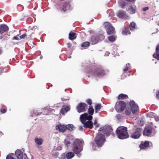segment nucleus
Returning <instances> with one entry per match:
<instances>
[{
	"instance_id": "f257e3e1",
	"label": "nucleus",
	"mask_w": 159,
	"mask_h": 159,
	"mask_svg": "<svg viewBox=\"0 0 159 159\" xmlns=\"http://www.w3.org/2000/svg\"><path fill=\"white\" fill-rule=\"evenodd\" d=\"M112 130L111 127L108 125H105L100 128V131H99L95 139V142L98 146H102L105 140L104 135L101 132L104 133L106 136H108L111 133Z\"/></svg>"
},
{
	"instance_id": "f03ea898",
	"label": "nucleus",
	"mask_w": 159,
	"mask_h": 159,
	"mask_svg": "<svg viewBox=\"0 0 159 159\" xmlns=\"http://www.w3.org/2000/svg\"><path fill=\"white\" fill-rule=\"evenodd\" d=\"M93 118L91 115H88L87 113H84L81 115L80 119L82 123L84 124V127L86 128H92L93 124L91 121Z\"/></svg>"
},
{
	"instance_id": "7ed1b4c3",
	"label": "nucleus",
	"mask_w": 159,
	"mask_h": 159,
	"mask_svg": "<svg viewBox=\"0 0 159 159\" xmlns=\"http://www.w3.org/2000/svg\"><path fill=\"white\" fill-rule=\"evenodd\" d=\"M116 133L118 137L120 139H124L129 137L127 129L125 127L122 126L118 127L116 131Z\"/></svg>"
},
{
	"instance_id": "20e7f679",
	"label": "nucleus",
	"mask_w": 159,
	"mask_h": 159,
	"mask_svg": "<svg viewBox=\"0 0 159 159\" xmlns=\"http://www.w3.org/2000/svg\"><path fill=\"white\" fill-rule=\"evenodd\" d=\"M129 105L130 107L131 110L127 108L125 110V113L129 115L132 111L134 114H136L138 112L139 109L137 105L133 100L131 101L129 103Z\"/></svg>"
},
{
	"instance_id": "39448f33",
	"label": "nucleus",
	"mask_w": 159,
	"mask_h": 159,
	"mask_svg": "<svg viewBox=\"0 0 159 159\" xmlns=\"http://www.w3.org/2000/svg\"><path fill=\"white\" fill-rule=\"evenodd\" d=\"M82 141L78 139H76L74 142L73 151L75 154H77L82 151Z\"/></svg>"
},
{
	"instance_id": "423d86ee",
	"label": "nucleus",
	"mask_w": 159,
	"mask_h": 159,
	"mask_svg": "<svg viewBox=\"0 0 159 159\" xmlns=\"http://www.w3.org/2000/svg\"><path fill=\"white\" fill-rule=\"evenodd\" d=\"M125 107V103L123 101H119L116 102L115 108L116 110L119 111H123Z\"/></svg>"
},
{
	"instance_id": "0eeeda50",
	"label": "nucleus",
	"mask_w": 159,
	"mask_h": 159,
	"mask_svg": "<svg viewBox=\"0 0 159 159\" xmlns=\"http://www.w3.org/2000/svg\"><path fill=\"white\" fill-rule=\"evenodd\" d=\"M104 25L107 29V33L108 34H111L115 33L113 27L109 22H105Z\"/></svg>"
},
{
	"instance_id": "6e6552de",
	"label": "nucleus",
	"mask_w": 159,
	"mask_h": 159,
	"mask_svg": "<svg viewBox=\"0 0 159 159\" xmlns=\"http://www.w3.org/2000/svg\"><path fill=\"white\" fill-rule=\"evenodd\" d=\"M142 129L140 128H137L134 132L131 133V137L133 139L139 138L141 135Z\"/></svg>"
},
{
	"instance_id": "1a4fd4ad",
	"label": "nucleus",
	"mask_w": 159,
	"mask_h": 159,
	"mask_svg": "<svg viewBox=\"0 0 159 159\" xmlns=\"http://www.w3.org/2000/svg\"><path fill=\"white\" fill-rule=\"evenodd\" d=\"M86 106L87 105L84 103H79L77 107V110L79 113L84 112L85 111V108Z\"/></svg>"
},
{
	"instance_id": "9d476101",
	"label": "nucleus",
	"mask_w": 159,
	"mask_h": 159,
	"mask_svg": "<svg viewBox=\"0 0 159 159\" xmlns=\"http://www.w3.org/2000/svg\"><path fill=\"white\" fill-rule=\"evenodd\" d=\"M152 128L151 126L149 127H147L144 130L143 134L147 136H149L152 133Z\"/></svg>"
},
{
	"instance_id": "9b49d317",
	"label": "nucleus",
	"mask_w": 159,
	"mask_h": 159,
	"mask_svg": "<svg viewBox=\"0 0 159 159\" xmlns=\"http://www.w3.org/2000/svg\"><path fill=\"white\" fill-rule=\"evenodd\" d=\"M118 16L120 18L124 19H127L128 16L126 15L125 12L122 11H120L117 14Z\"/></svg>"
},
{
	"instance_id": "f8f14e48",
	"label": "nucleus",
	"mask_w": 159,
	"mask_h": 159,
	"mask_svg": "<svg viewBox=\"0 0 159 159\" xmlns=\"http://www.w3.org/2000/svg\"><path fill=\"white\" fill-rule=\"evenodd\" d=\"M9 29L8 27L4 24L0 25V33L2 34L7 31Z\"/></svg>"
},
{
	"instance_id": "ddd939ff",
	"label": "nucleus",
	"mask_w": 159,
	"mask_h": 159,
	"mask_svg": "<svg viewBox=\"0 0 159 159\" xmlns=\"http://www.w3.org/2000/svg\"><path fill=\"white\" fill-rule=\"evenodd\" d=\"M56 129L60 131L63 132L66 129V127L65 125L59 124L56 126Z\"/></svg>"
},
{
	"instance_id": "4468645a",
	"label": "nucleus",
	"mask_w": 159,
	"mask_h": 159,
	"mask_svg": "<svg viewBox=\"0 0 159 159\" xmlns=\"http://www.w3.org/2000/svg\"><path fill=\"white\" fill-rule=\"evenodd\" d=\"M128 11L131 14L135 13L136 11V6L134 5H131L128 8Z\"/></svg>"
},
{
	"instance_id": "2eb2a0df",
	"label": "nucleus",
	"mask_w": 159,
	"mask_h": 159,
	"mask_svg": "<svg viewBox=\"0 0 159 159\" xmlns=\"http://www.w3.org/2000/svg\"><path fill=\"white\" fill-rule=\"evenodd\" d=\"M16 156L18 159H23V153L19 150H17L16 151Z\"/></svg>"
},
{
	"instance_id": "dca6fc26",
	"label": "nucleus",
	"mask_w": 159,
	"mask_h": 159,
	"mask_svg": "<svg viewBox=\"0 0 159 159\" xmlns=\"http://www.w3.org/2000/svg\"><path fill=\"white\" fill-rule=\"evenodd\" d=\"M70 109V107L68 106H63L61 110V113L63 115L64 114L68 111Z\"/></svg>"
},
{
	"instance_id": "f3484780",
	"label": "nucleus",
	"mask_w": 159,
	"mask_h": 159,
	"mask_svg": "<svg viewBox=\"0 0 159 159\" xmlns=\"http://www.w3.org/2000/svg\"><path fill=\"white\" fill-rule=\"evenodd\" d=\"M70 109V107L68 106H63L61 110V113L63 115L64 114L68 111Z\"/></svg>"
},
{
	"instance_id": "a211bd4d",
	"label": "nucleus",
	"mask_w": 159,
	"mask_h": 159,
	"mask_svg": "<svg viewBox=\"0 0 159 159\" xmlns=\"http://www.w3.org/2000/svg\"><path fill=\"white\" fill-rule=\"evenodd\" d=\"M70 109V107L68 106H63L61 110V113L63 115L64 114L68 111Z\"/></svg>"
},
{
	"instance_id": "6ab92c4d",
	"label": "nucleus",
	"mask_w": 159,
	"mask_h": 159,
	"mask_svg": "<svg viewBox=\"0 0 159 159\" xmlns=\"http://www.w3.org/2000/svg\"><path fill=\"white\" fill-rule=\"evenodd\" d=\"M149 145V143L148 141H145L140 145V148L141 149H143L147 148Z\"/></svg>"
},
{
	"instance_id": "aec40b11",
	"label": "nucleus",
	"mask_w": 159,
	"mask_h": 159,
	"mask_svg": "<svg viewBox=\"0 0 159 159\" xmlns=\"http://www.w3.org/2000/svg\"><path fill=\"white\" fill-rule=\"evenodd\" d=\"M35 143L38 145H41L42 144L43 140L41 138H36L34 139Z\"/></svg>"
},
{
	"instance_id": "412c9836",
	"label": "nucleus",
	"mask_w": 159,
	"mask_h": 159,
	"mask_svg": "<svg viewBox=\"0 0 159 159\" xmlns=\"http://www.w3.org/2000/svg\"><path fill=\"white\" fill-rule=\"evenodd\" d=\"M157 52L153 54V57L154 58H156L159 60V46L156 48Z\"/></svg>"
},
{
	"instance_id": "4be33fe9",
	"label": "nucleus",
	"mask_w": 159,
	"mask_h": 159,
	"mask_svg": "<svg viewBox=\"0 0 159 159\" xmlns=\"http://www.w3.org/2000/svg\"><path fill=\"white\" fill-rule=\"evenodd\" d=\"M99 39L98 37L95 36L92 37L91 40V42L93 44L97 43L99 41Z\"/></svg>"
},
{
	"instance_id": "5701e85b",
	"label": "nucleus",
	"mask_w": 159,
	"mask_h": 159,
	"mask_svg": "<svg viewBox=\"0 0 159 159\" xmlns=\"http://www.w3.org/2000/svg\"><path fill=\"white\" fill-rule=\"evenodd\" d=\"M76 36L75 33L72 32H71L69 34V38L70 40H73L75 39Z\"/></svg>"
},
{
	"instance_id": "b1692460",
	"label": "nucleus",
	"mask_w": 159,
	"mask_h": 159,
	"mask_svg": "<svg viewBox=\"0 0 159 159\" xmlns=\"http://www.w3.org/2000/svg\"><path fill=\"white\" fill-rule=\"evenodd\" d=\"M65 145L67 147L70 146L71 145V143L70 141L69 137L67 138L66 139H65Z\"/></svg>"
},
{
	"instance_id": "393cba45",
	"label": "nucleus",
	"mask_w": 159,
	"mask_h": 159,
	"mask_svg": "<svg viewBox=\"0 0 159 159\" xmlns=\"http://www.w3.org/2000/svg\"><path fill=\"white\" fill-rule=\"evenodd\" d=\"M135 23L134 22H131L129 25V27L131 31L134 30L135 29Z\"/></svg>"
},
{
	"instance_id": "a878e982",
	"label": "nucleus",
	"mask_w": 159,
	"mask_h": 159,
	"mask_svg": "<svg viewBox=\"0 0 159 159\" xmlns=\"http://www.w3.org/2000/svg\"><path fill=\"white\" fill-rule=\"evenodd\" d=\"M66 126V129H68L70 131L73 130L75 129V127L72 125L71 124L67 125Z\"/></svg>"
},
{
	"instance_id": "bb28decb",
	"label": "nucleus",
	"mask_w": 159,
	"mask_h": 159,
	"mask_svg": "<svg viewBox=\"0 0 159 159\" xmlns=\"http://www.w3.org/2000/svg\"><path fill=\"white\" fill-rule=\"evenodd\" d=\"M74 156V153L72 152H69L66 154V157L68 159H70L72 158Z\"/></svg>"
},
{
	"instance_id": "cd10ccee",
	"label": "nucleus",
	"mask_w": 159,
	"mask_h": 159,
	"mask_svg": "<svg viewBox=\"0 0 159 159\" xmlns=\"http://www.w3.org/2000/svg\"><path fill=\"white\" fill-rule=\"evenodd\" d=\"M101 104H97L95 107V112L96 113H97L98 111H99L100 109L101 108Z\"/></svg>"
},
{
	"instance_id": "c85d7f7f",
	"label": "nucleus",
	"mask_w": 159,
	"mask_h": 159,
	"mask_svg": "<svg viewBox=\"0 0 159 159\" xmlns=\"http://www.w3.org/2000/svg\"><path fill=\"white\" fill-rule=\"evenodd\" d=\"M88 112L89 114H90L89 115L92 116L94 112V109L92 107H90L88 110Z\"/></svg>"
},
{
	"instance_id": "c756f323",
	"label": "nucleus",
	"mask_w": 159,
	"mask_h": 159,
	"mask_svg": "<svg viewBox=\"0 0 159 159\" xmlns=\"http://www.w3.org/2000/svg\"><path fill=\"white\" fill-rule=\"evenodd\" d=\"M126 98H128L127 95L123 94H120L118 96L119 99H123Z\"/></svg>"
},
{
	"instance_id": "7c9ffc66",
	"label": "nucleus",
	"mask_w": 159,
	"mask_h": 159,
	"mask_svg": "<svg viewBox=\"0 0 159 159\" xmlns=\"http://www.w3.org/2000/svg\"><path fill=\"white\" fill-rule=\"evenodd\" d=\"M147 116L150 118H154L155 117V114L153 112H150L147 114Z\"/></svg>"
},
{
	"instance_id": "2f4dec72",
	"label": "nucleus",
	"mask_w": 159,
	"mask_h": 159,
	"mask_svg": "<svg viewBox=\"0 0 159 159\" xmlns=\"http://www.w3.org/2000/svg\"><path fill=\"white\" fill-rule=\"evenodd\" d=\"M116 37L115 36L111 35L108 38L109 41L111 42L114 41L116 39Z\"/></svg>"
},
{
	"instance_id": "473e14b6",
	"label": "nucleus",
	"mask_w": 159,
	"mask_h": 159,
	"mask_svg": "<svg viewBox=\"0 0 159 159\" xmlns=\"http://www.w3.org/2000/svg\"><path fill=\"white\" fill-rule=\"evenodd\" d=\"M69 5L68 4L66 3L65 4L64 6H63V8L62 10H63L64 11H66V10L69 9Z\"/></svg>"
},
{
	"instance_id": "72a5a7b5",
	"label": "nucleus",
	"mask_w": 159,
	"mask_h": 159,
	"mask_svg": "<svg viewBox=\"0 0 159 159\" xmlns=\"http://www.w3.org/2000/svg\"><path fill=\"white\" fill-rule=\"evenodd\" d=\"M89 44H90V43L89 42H84V43H83L82 44V45L81 46L82 47H86L89 46Z\"/></svg>"
},
{
	"instance_id": "f704fd0d",
	"label": "nucleus",
	"mask_w": 159,
	"mask_h": 159,
	"mask_svg": "<svg viewBox=\"0 0 159 159\" xmlns=\"http://www.w3.org/2000/svg\"><path fill=\"white\" fill-rule=\"evenodd\" d=\"M122 33L124 35H127L129 34H130V32L129 30H125L123 31Z\"/></svg>"
},
{
	"instance_id": "c9c22d12",
	"label": "nucleus",
	"mask_w": 159,
	"mask_h": 159,
	"mask_svg": "<svg viewBox=\"0 0 159 159\" xmlns=\"http://www.w3.org/2000/svg\"><path fill=\"white\" fill-rule=\"evenodd\" d=\"M130 65L129 63L127 64L126 65V67L123 70L125 71L127 70L130 67Z\"/></svg>"
},
{
	"instance_id": "e433bc0d",
	"label": "nucleus",
	"mask_w": 159,
	"mask_h": 159,
	"mask_svg": "<svg viewBox=\"0 0 159 159\" xmlns=\"http://www.w3.org/2000/svg\"><path fill=\"white\" fill-rule=\"evenodd\" d=\"M27 36V35L26 34H24L20 36V39H24Z\"/></svg>"
},
{
	"instance_id": "4c0bfd02",
	"label": "nucleus",
	"mask_w": 159,
	"mask_h": 159,
	"mask_svg": "<svg viewBox=\"0 0 159 159\" xmlns=\"http://www.w3.org/2000/svg\"><path fill=\"white\" fill-rule=\"evenodd\" d=\"M62 149V147L61 146H58L55 149L56 150H60Z\"/></svg>"
},
{
	"instance_id": "58836bf2",
	"label": "nucleus",
	"mask_w": 159,
	"mask_h": 159,
	"mask_svg": "<svg viewBox=\"0 0 159 159\" xmlns=\"http://www.w3.org/2000/svg\"><path fill=\"white\" fill-rule=\"evenodd\" d=\"M52 155L54 157L56 158L58 156V152H56L55 153H53Z\"/></svg>"
},
{
	"instance_id": "ea45409f",
	"label": "nucleus",
	"mask_w": 159,
	"mask_h": 159,
	"mask_svg": "<svg viewBox=\"0 0 159 159\" xmlns=\"http://www.w3.org/2000/svg\"><path fill=\"white\" fill-rule=\"evenodd\" d=\"M86 102L89 105H91L92 103V101L91 100L89 99H88L87 100Z\"/></svg>"
},
{
	"instance_id": "a19ab883",
	"label": "nucleus",
	"mask_w": 159,
	"mask_h": 159,
	"mask_svg": "<svg viewBox=\"0 0 159 159\" xmlns=\"http://www.w3.org/2000/svg\"><path fill=\"white\" fill-rule=\"evenodd\" d=\"M13 39H15V40H19L20 39L16 36H15L13 38Z\"/></svg>"
},
{
	"instance_id": "79ce46f5",
	"label": "nucleus",
	"mask_w": 159,
	"mask_h": 159,
	"mask_svg": "<svg viewBox=\"0 0 159 159\" xmlns=\"http://www.w3.org/2000/svg\"><path fill=\"white\" fill-rule=\"evenodd\" d=\"M48 109H45V111L44 112V114L45 115H47L48 114V112H47L48 111Z\"/></svg>"
},
{
	"instance_id": "37998d69",
	"label": "nucleus",
	"mask_w": 159,
	"mask_h": 159,
	"mask_svg": "<svg viewBox=\"0 0 159 159\" xmlns=\"http://www.w3.org/2000/svg\"><path fill=\"white\" fill-rule=\"evenodd\" d=\"M155 120L156 121H157L159 120V117L158 116H156L154 117Z\"/></svg>"
},
{
	"instance_id": "c03bdc74",
	"label": "nucleus",
	"mask_w": 159,
	"mask_h": 159,
	"mask_svg": "<svg viewBox=\"0 0 159 159\" xmlns=\"http://www.w3.org/2000/svg\"><path fill=\"white\" fill-rule=\"evenodd\" d=\"M6 111L5 109H2L1 110V112L3 113H5Z\"/></svg>"
},
{
	"instance_id": "a18cd8bd",
	"label": "nucleus",
	"mask_w": 159,
	"mask_h": 159,
	"mask_svg": "<svg viewBox=\"0 0 159 159\" xmlns=\"http://www.w3.org/2000/svg\"><path fill=\"white\" fill-rule=\"evenodd\" d=\"M79 129L80 130H82V131L83 130V126H79Z\"/></svg>"
},
{
	"instance_id": "49530a36",
	"label": "nucleus",
	"mask_w": 159,
	"mask_h": 159,
	"mask_svg": "<svg viewBox=\"0 0 159 159\" xmlns=\"http://www.w3.org/2000/svg\"><path fill=\"white\" fill-rule=\"evenodd\" d=\"M39 115V114L38 113H37V112H35V113H34V114H31V116H34V115H37H37Z\"/></svg>"
},
{
	"instance_id": "de8ad7c7",
	"label": "nucleus",
	"mask_w": 159,
	"mask_h": 159,
	"mask_svg": "<svg viewBox=\"0 0 159 159\" xmlns=\"http://www.w3.org/2000/svg\"><path fill=\"white\" fill-rule=\"evenodd\" d=\"M157 98L159 99V90L156 95Z\"/></svg>"
},
{
	"instance_id": "09e8293b",
	"label": "nucleus",
	"mask_w": 159,
	"mask_h": 159,
	"mask_svg": "<svg viewBox=\"0 0 159 159\" xmlns=\"http://www.w3.org/2000/svg\"><path fill=\"white\" fill-rule=\"evenodd\" d=\"M148 7H145L144 8H143V11H146L147 10H148Z\"/></svg>"
},
{
	"instance_id": "8fccbe9b",
	"label": "nucleus",
	"mask_w": 159,
	"mask_h": 159,
	"mask_svg": "<svg viewBox=\"0 0 159 159\" xmlns=\"http://www.w3.org/2000/svg\"><path fill=\"white\" fill-rule=\"evenodd\" d=\"M97 120L96 119H95L94 121L93 124L94 125H96L97 124Z\"/></svg>"
},
{
	"instance_id": "3c124183",
	"label": "nucleus",
	"mask_w": 159,
	"mask_h": 159,
	"mask_svg": "<svg viewBox=\"0 0 159 159\" xmlns=\"http://www.w3.org/2000/svg\"><path fill=\"white\" fill-rule=\"evenodd\" d=\"M109 52H107L106 54H105V55H106V56H108V55H109Z\"/></svg>"
},
{
	"instance_id": "603ef678",
	"label": "nucleus",
	"mask_w": 159,
	"mask_h": 159,
	"mask_svg": "<svg viewBox=\"0 0 159 159\" xmlns=\"http://www.w3.org/2000/svg\"><path fill=\"white\" fill-rule=\"evenodd\" d=\"M127 1L129 2H133L135 0H126Z\"/></svg>"
},
{
	"instance_id": "864d4df0",
	"label": "nucleus",
	"mask_w": 159,
	"mask_h": 159,
	"mask_svg": "<svg viewBox=\"0 0 159 159\" xmlns=\"http://www.w3.org/2000/svg\"><path fill=\"white\" fill-rule=\"evenodd\" d=\"M99 125H100V124H97V125L96 126V128L98 127L99 126Z\"/></svg>"
},
{
	"instance_id": "5fc2aeb1",
	"label": "nucleus",
	"mask_w": 159,
	"mask_h": 159,
	"mask_svg": "<svg viewBox=\"0 0 159 159\" xmlns=\"http://www.w3.org/2000/svg\"><path fill=\"white\" fill-rule=\"evenodd\" d=\"M103 73V72H102V73H99L98 75H102V73Z\"/></svg>"
},
{
	"instance_id": "6e6d98bb",
	"label": "nucleus",
	"mask_w": 159,
	"mask_h": 159,
	"mask_svg": "<svg viewBox=\"0 0 159 159\" xmlns=\"http://www.w3.org/2000/svg\"><path fill=\"white\" fill-rule=\"evenodd\" d=\"M125 6V4L124 5H122L121 6V7H124V6Z\"/></svg>"
},
{
	"instance_id": "4d7b16f0",
	"label": "nucleus",
	"mask_w": 159,
	"mask_h": 159,
	"mask_svg": "<svg viewBox=\"0 0 159 159\" xmlns=\"http://www.w3.org/2000/svg\"><path fill=\"white\" fill-rule=\"evenodd\" d=\"M31 159H34V157L33 156H31Z\"/></svg>"
},
{
	"instance_id": "13d9d810",
	"label": "nucleus",
	"mask_w": 159,
	"mask_h": 159,
	"mask_svg": "<svg viewBox=\"0 0 159 159\" xmlns=\"http://www.w3.org/2000/svg\"><path fill=\"white\" fill-rule=\"evenodd\" d=\"M2 50H1V49H0V54L2 52Z\"/></svg>"
},
{
	"instance_id": "bf43d9fd",
	"label": "nucleus",
	"mask_w": 159,
	"mask_h": 159,
	"mask_svg": "<svg viewBox=\"0 0 159 159\" xmlns=\"http://www.w3.org/2000/svg\"><path fill=\"white\" fill-rule=\"evenodd\" d=\"M152 122H150V124L151 125H152Z\"/></svg>"
},
{
	"instance_id": "052dcab7",
	"label": "nucleus",
	"mask_w": 159,
	"mask_h": 159,
	"mask_svg": "<svg viewBox=\"0 0 159 159\" xmlns=\"http://www.w3.org/2000/svg\"><path fill=\"white\" fill-rule=\"evenodd\" d=\"M53 110L51 109L50 111H52Z\"/></svg>"
},
{
	"instance_id": "680f3d73",
	"label": "nucleus",
	"mask_w": 159,
	"mask_h": 159,
	"mask_svg": "<svg viewBox=\"0 0 159 159\" xmlns=\"http://www.w3.org/2000/svg\"><path fill=\"white\" fill-rule=\"evenodd\" d=\"M42 57H40V59H42Z\"/></svg>"
},
{
	"instance_id": "e2e57ef3",
	"label": "nucleus",
	"mask_w": 159,
	"mask_h": 159,
	"mask_svg": "<svg viewBox=\"0 0 159 159\" xmlns=\"http://www.w3.org/2000/svg\"><path fill=\"white\" fill-rule=\"evenodd\" d=\"M102 36V37H103V39H104L103 36Z\"/></svg>"
}]
</instances>
